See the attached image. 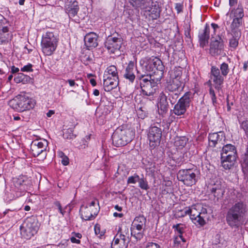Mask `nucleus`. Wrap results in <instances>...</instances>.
Segmentation results:
<instances>
[{
	"mask_svg": "<svg viewBox=\"0 0 248 248\" xmlns=\"http://www.w3.org/2000/svg\"><path fill=\"white\" fill-rule=\"evenodd\" d=\"M117 234H119L121 236H123L124 238L127 241H130V234L128 227L125 225H122L119 228Z\"/></svg>",
	"mask_w": 248,
	"mask_h": 248,
	"instance_id": "34",
	"label": "nucleus"
},
{
	"mask_svg": "<svg viewBox=\"0 0 248 248\" xmlns=\"http://www.w3.org/2000/svg\"><path fill=\"white\" fill-rule=\"evenodd\" d=\"M175 9L177 11V13H180L183 11V5L181 3H176L175 5Z\"/></svg>",
	"mask_w": 248,
	"mask_h": 248,
	"instance_id": "56",
	"label": "nucleus"
},
{
	"mask_svg": "<svg viewBox=\"0 0 248 248\" xmlns=\"http://www.w3.org/2000/svg\"><path fill=\"white\" fill-rule=\"evenodd\" d=\"M87 140L85 139H83L81 140L80 142V145L79 146V148L81 149H85L86 147L88 146V141L90 139L89 137H86Z\"/></svg>",
	"mask_w": 248,
	"mask_h": 248,
	"instance_id": "52",
	"label": "nucleus"
},
{
	"mask_svg": "<svg viewBox=\"0 0 248 248\" xmlns=\"http://www.w3.org/2000/svg\"><path fill=\"white\" fill-rule=\"evenodd\" d=\"M238 122L240 124V128L246 132L248 131V120H242V117L238 118Z\"/></svg>",
	"mask_w": 248,
	"mask_h": 248,
	"instance_id": "47",
	"label": "nucleus"
},
{
	"mask_svg": "<svg viewBox=\"0 0 248 248\" xmlns=\"http://www.w3.org/2000/svg\"><path fill=\"white\" fill-rule=\"evenodd\" d=\"M196 216V217L192 220L193 223L197 226H203L206 223V221L204 219L205 217L201 216L200 214Z\"/></svg>",
	"mask_w": 248,
	"mask_h": 248,
	"instance_id": "43",
	"label": "nucleus"
},
{
	"mask_svg": "<svg viewBox=\"0 0 248 248\" xmlns=\"http://www.w3.org/2000/svg\"><path fill=\"white\" fill-rule=\"evenodd\" d=\"M184 86V82L183 81L171 79L170 81L168 83L166 88L169 91L174 92L182 90Z\"/></svg>",
	"mask_w": 248,
	"mask_h": 248,
	"instance_id": "24",
	"label": "nucleus"
},
{
	"mask_svg": "<svg viewBox=\"0 0 248 248\" xmlns=\"http://www.w3.org/2000/svg\"><path fill=\"white\" fill-rule=\"evenodd\" d=\"M65 11L70 18L74 17L79 11L78 1L76 0L67 2L65 4Z\"/></svg>",
	"mask_w": 248,
	"mask_h": 248,
	"instance_id": "20",
	"label": "nucleus"
},
{
	"mask_svg": "<svg viewBox=\"0 0 248 248\" xmlns=\"http://www.w3.org/2000/svg\"><path fill=\"white\" fill-rule=\"evenodd\" d=\"M75 236H72L70 238L71 242L73 243H76L79 244L80 243V240L78 239H77Z\"/></svg>",
	"mask_w": 248,
	"mask_h": 248,
	"instance_id": "61",
	"label": "nucleus"
},
{
	"mask_svg": "<svg viewBox=\"0 0 248 248\" xmlns=\"http://www.w3.org/2000/svg\"><path fill=\"white\" fill-rule=\"evenodd\" d=\"M134 135V132L130 129L119 126L112 135V143L116 147L124 146L132 140Z\"/></svg>",
	"mask_w": 248,
	"mask_h": 248,
	"instance_id": "3",
	"label": "nucleus"
},
{
	"mask_svg": "<svg viewBox=\"0 0 248 248\" xmlns=\"http://www.w3.org/2000/svg\"><path fill=\"white\" fill-rule=\"evenodd\" d=\"M233 15V17H238V18L242 19L244 14L243 8L241 5H238L236 9L232 10L231 12V16Z\"/></svg>",
	"mask_w": 248,
	"mask_h": 248,
	"instance_id": "40",
	"label": "nucleus"
},
{
	"mask_svg": "<svg viewBox=\"0 0 248 248\" xmlns=\"http://www.w3.org/2000/svg\"><path fill=\"white\" fill-rule=\"evenodd\" d=\"M38 222L35 217L27 218L20 226L21 234L27 239L31 238L39 229Z\"/></svg>",
	"mask_w": 248,
	"mask_h": 248,
	"instance_id": "6",
	"label": "nucleus"
},
{
	"mask_svg": "<svg viewBox=\"0 0 248 248\" xmlns=\"http://www.w3.org/2000/svg\"><path fill=\"white\" fill-rule=\"evenodd\" d=\"M11 71H12V73L14 74V73L18 72L19 71V69L18 68L16 67L15 66H13L11 67Z\"/></svg>",
	"mask_w": 248,
	"mask_h": 248,
	"instance_id": "63",
	"label": "nucleus"
},
{
	"mask_svg": "<svg viewBox=\"0 0 248 248\" xmlns=\"http://www.w3.org/2000/svg\"><path fill=\"white\" fill-rule=\"evenodd\" d=\"M98 38L97 34L93 32H89L84 36L85 45L88 49H93L98 46Z\"/></svg>",
	"mask_w": 248,
	"mask_h": 248,
	"instance_id": "18",
	"label": "nucleus"
},
{
	"mask_svg": "<svg viewBox=\"0 0 248 248\" xmlns=\"http://www.w3.org/2000/svg\"><path fill=\"white\" fill-rule=\"evenodd\" d=\"M191 95L190 92H186L179 99L172 110L174 114L181 118L184 117L185 114L190 106L191 101Z\"/></svg>",
	"mask_w": 248,
	"mask_h": 248,
	"instance_id": "7",
	"label": "nucleus"
},
{
	"mask_svg": "<svg viewBox=\"0 0 248 248\" xmlns=\"http://www.w3.org/2000/svg\"><path fill=\"white\" fill-rule=\"evenodd\" d=\"M140 87L143 95L152 96L155 93L157 88L156 78H152V76L141 75L139 77Z\"/></svg>",
	"mask_w": 248,
	"mask_h": 248,
	"instance_id": "5",
	"label": "nucleus"
},
{
	"mask_svg": "<svg viewBox=\"0 0 248 248\" xmlns=\"http://www.w3.org/2000/svg\"><path fill=\"white\" fill-rule=\"evenodd\" d=\"M143 230H137L136 228L131 227V235L135 238L137 240H140L143 237Z\"/></svg>",
	"mask_w": 248,
	"mask_h": 248,
	"instance_id": "41",
	"label": "nucleus"
},
{
	"mask_svg": "<svg viewBox=\"0 0 248 248\" xmlns=\"http://www.w3.org/2000/svg\"><path fill=\"white\" fill-rule=\"evenodd\" d=\"M232 37L230 39V46L235 49L238 45V40L240 36V32L239 31H234L231 33Z\"/></svg>",
	"mask_w": 248,
	"mask_h": 248,
	"instance_id": "31",
	"label": "nucleus"
},
{
	"mask_svg": "<svg viewBox=\"0 0 248 248\" xmlns=\"http://www.w3.org/2000/svg\"><path fill=\"white\" fill-rule=\"evenodd\" d=\"M194 211H196V209L195 207H186L177 211L175 216L177 217H182Z\"/></svg>",
	"mask_w": 248,
	"mask_h": 248,
	"instance_id": "35",
	"label": "nucleus"
},
{
	"mask_svg": "<svg viewBox=\"0 0 248 248\" xmlns=\"http://www.w3.org/2000/svg\"><path fill=\"white\" fill-rule=\"evenodd\" d=\"M6 20H0V44H2L7 42L11 39L12 35L9 33L7 26H3Z\"/></svg>",
	"mask_w": 248,
	"mask_h": 248,
	"instance_id": "19",
	"label": "nucleus"
},
{
	"mask_svg": "<svg viewBox=\"0 0 248 248\" xmlns=\"http://www.w3.org/2000/svg\"><path fill=\"white\" fill-rule=\"evenodd\" d=\"M237 2V0H229V5L232 7L235 5Z\"/></svg>",
	"mask_w": 248,
	"mask_h": 248,
	"instance_id": "64",
	"label": "nucleus"
},
{
	"mask_svg": "<svg viewBox=\"0 0 248 248\" xmlns=\"http://www.w3.org/2000/svg\"><path fill=\"white\" fill-rule=\"evenodd\" d=\"M139 179L140 176L137 174H134L128 178L127 182L128 184H135L137 182H139Z\"/></svg>",
	"mask_w": 248,
	"mask_h": 248,
	"instance_id": "48",
	"label": "nucleus"
},
{
	"mask_svg": "<svg viewBox=\"0 0 248 248\" xmlns=\"http://www.w3.org/2000/svg\"><path fill=\"white\" fill-rule=\"evenodd\" d=\"M145 248H161L160 246L157 243L153 242H148Z\"/></svg>",
	"mask_w": 248,
	"mask_h": 248,
	"instance_id": "55",
	"label": "nucleus"
},
{
	"mask_svg": "<svg viewBox=\"0 0 248 248\" xmlns=\"http://www.w3.org/2000/svg\"><path fill=\"white\" fill-rule=\"evenodd\" d=\"M221 158H227L228 157L236 158V151L234 146L228 144L222 147Z\"/></svg>",
	"mask_w": 248,
	"mask_h": 248,
	"instance_id": "22",
	"label": "nucleus"
},
{
	"mask_svg": "<svg viewBox=\"0 0 248 248\" xmlns=\"http://www.w3.org/2000/svg\"><path fill=\"white\" fill-rule=\"evenodd\" d=\"M210 31L209 26L206 24L204 30L200 31L199 32V38L200 45L202 47H203L208 43L210 37Z\"/></svg>",
	"mask_w": 248,
	"mask_h": 248,
	"instance_id": "27",
	"label": "nucleus"
},
{
	"mask_svg": "<svg viewBox=\"0 0 248 248\" xmlns=\"http://www.w3.org/2000/svg\"><path fill=\"white\" fill-rule=\"evenodd\" d=\"M188 139L186 137H177L175 139L174 145L177 150L182 149L186 144Z\"/></svg>",
	"mask_w": 248,
	"mask_h": 248,
	"instance_id": "32",
	"label": "nucleus"
},
{
	"mask_svg": "<svg viewBox=\"0 0 248 248\" xmlns=\"http://www.w3.org/2000/svg\"><path fill=\"white\" fill-rule=\"evenodd\" d=\"M60 156L62 158V163L64 166L67 165L69 162V158L68 157L64 155V153L62 152H61L60 153Z\"/></svg>",
	"mask_w": 248,
	"mask_h": 248,
	"instance_id": "51",
	"label": "nucleus"
},
{
	"mask_svg": "<svg viewBox=\"0 0 248 248\" xmlns=\"http://www.w3.org/2000/svg\"><path fill=\"white\" fill-rule=\"evenodd\" d=\"M9 104L16 111L23 112L32 108L35 102L28 93H22L10 100Z\"/></svg>",
	"mask_w": 248,
	"mask_h": 248,
	"instance_id": "2",
	"label": "nucleus"
},
{
	"mask_svg": "<svg viewBox=\"0 0 248 248\" xmlns=\"http://www.w3.org/2000/svg\"><path fill=\"white\" fill-rule=\"evenodd\" d=\"M59 38L56 34L53 32H46L42 37L41 49L46 56H51L55 51L58 43Z\"/></svg>",
	"mask_w": 248,
	"mask_h": 248,
	"instance_id": "4",
	"label": "nucleus"
},
{
	"mask_svg": "<svg viewBox=\"0 0 248 248\" xmlns=\"http://www.w3.org/2000/svg\"><path fill=\"white\" fill-rule=\"evenodd\" d=\"M198 214H200L199 212H198L197 210L196 211H194L191 212V213L188 214V215L190 216V218L191 220L195 218L197 216L196 215H198Z\"/></svg>",
	"mask_w": 248,
	"mask_h": 248,
	"instance_id": "60",
	"label": "nucleus"
},
{
	"mask_svg": "<svg viewBox=\"0 0 248 248\" xmlns=\"http://www.w3.org/2000/svg\"><path fill=\"white\" fill-rule=\"evenodd\" d=\"M242 19L238 18V17H233L232 22L231 25V29L232 32H233L234 31H238V29L242 25Z\"/></svg>",
	"mask_w": 248,
	"mask_h": 248,
	"instance_id": "42",
	"label": "nucleus"
},
{
	"mask_svg": "<svg viewBox=\"0 0 248 248\" xmlns=\"http://www.w3.org/2000/svg\"><path fill=\"white\" fill-rule=\"evenodd\" d=\"M134 62L132 61H130L124 74V77L131 83H133L135 79V75L134 72Z\"/></svg>",
	"mask_w": 248,
	"mask_h": 248,
	"instance_id": "25",
	"label": "nucleus"
},
{
	"mask_svg": "<svg viewBox=\"0 0 248 248\" xmlns=\"http://www.w3.org/2000/svg\"><path fill=\"white\" fill-rule=\"evenodd\" d=\"M66 82L68 83L69 86L71 87H75V86H78V85L76 83L75 80L73 79H68Z\"/></svg>",
	"mask_w": 248,
	"mask_h": 248,
	"instance_id": "59",
	"label": "nucleus"
},
{
	"mask_svg": "<svg viewBox=\"0 0 248 248\" xmlns=\"http://www.w3.org/2000/svg\"><path fill=\"white\" fill-rule=\"evenodd\" d=\"M186 77V75H183L182 70L181 67H175L171 72L170 78L173 79H178V80L183 81V78Z\"/></svg>",
	"mask_w": 248,
	"mask_h": 248,
	"instance_id": "30",
	"label": "nucleus"
},
{
	"mask_svg": "<svg viewBox=\"0 0 248 248\" xmlns=\"http://www.w3.org/2000/svg\"><path fill=\"white\" fill-rule=\"evenodd\" d=\"M99 209L98 200L93 199L88 205L81 207V218L85 220H93L97 215Z\"/></svg>",
	"mask_w": 248,
	"mask_h": 248,
	"instance_id": "10",
	"label": "nucleus"
},
{
	"mask_svg": "<svg viewBox=\"0 0 248 248\" xmlns=\"http://www.w3.org/2000/svg\"><path fill=\"white\" fill-rule=\"evenodd\" d=\"M32 65L31 63H29L28 64L24 66L21 69V71L22 72H31L32 71Z\"/></svg>",
	"mask_w": 248,
	"mask_h": 248,
	"instance_id": "54",
	"label": "nucleus"
},
{
	"mask_svg": "<svg viewBox=\"0 0 248 248\" xmlns=\"http://www.w3.org/2000/svg\"><path fill=\"white\" fill-rule=\"evenodd\" d=\"M31 78L29 76L22 73H18L14 78V81L17 83H22L25 84L29 82Z\"/></svg>",
	"mask_w": 248,
	"mask_h": 248,
	"instance_id": "37",
	"label": "nucleus"
},
{
	"mask_svg": "<svg viewBox=\"0 0 248 248\" xmlns=\"http://www.w3.org/2000/svg\"><path fill=\"white\" fill-rule=\"evenodd\" d=\"M48 142L44 139L36 140L32 141L31 144V151L32 155L34 156H41L42 159L46 157V148Z\"/></svg>",
	"mask_w": 248,
	"mask_h": 248,
	"instance_id": "11",
	"label": "nucleus"
},
{
	"mask_svg": "<svg viewBox=\"0 0 248 248\" xmlns=\"http://www.w3.org/2000/svg\"><path fill=\"white\" fill-rule=\"evenodd\" d=\"M109 75H111L112 78H118V72L115 66L112 65L108 67L105 71L103 77H109Z\"/></svg>",
	"mask_w": 248,
	"mask_h": 248,
	"instance_id": "36",
	"label": "nucleus"
},
{
	"mask_svg": "<svg viewBox=\"0 0 248 248\" xmlns=\"http://www.w3.org/2000/svg\"><path fill=\"white\" fill-rule=\"evenodd\" d=\"M211 27L213 30V34H211L212 39L214 38V35L216 34V30L219 28V26L216 23H212Z\"/></svg>",
	"mask_w": 248,
	"mask_h": 248,
	"instance_id": "57",
	"label": "nucleus"
},
{
	"mask_svg": "<svg viewBox=\"0 0 248 248\" xmlns=\"http://www.w3.org/2000/svg\"><path fill=\"white\" fill-rule=\"evenodd\" d=\"M172 228L174 230V235H183V233L185 232L187 227L185 224L177 223L173 225Z\"/></svg>",
	"mask_w": 248,
	"mask_h": 248,
	"instance_id": "33",
	"label": "nucleus"
},
{
	"mask_svg": "<svg viewBox=\"0 0 248 248\" xmlns=\"http://www.w3.org/2000/svg\"><path fill=\"white\" fill-rule=\"evenodd\" d=\"M123 237L116 234L111 243V248H127L130 241L126 240Z\"/></svg>",
	"mask_w": 248,
	"mask_h": 248,
	"instance_id": "23",
	"label": "nucleus"
},
{
	"mask_svg": "<svg viewBox=\"0 0 248 248\" xmlns=\"http://www.w3.org/2000/svg\"><path fill=\"white\" fill-rule=\"evenodd\" d=\"M210 191L211 194L214 197V201H218L221 199L224 192L225 189L223 183L220 180H217L213 185L208 187Z\"/></svg>",
	"mask_w": 248,
	"mask_h": 248,
	"instance_id": "15",
	"label": "nucleus"
},
{
	"mask_svg": "<svg viewBox=\"0 0 248 248\" xmlns=\"http://www.w3.org/2000/svg\"><path fill=\"white\" fill-rule=\"evenodd\" d=\"M209 94L211 98L213 104L215 106V104L217 103V97L215 92L212 87L209 89Z\"/></svg>",
	"mask_w": 248,
	"mask_h": 248,
	"instance_id": "50",
	"label": "nucleus"
},
{
	"mask_svg": "<svg viewBox=\"0 0 248 248\" xmlns=\"http://www.w3.org/2000/svg\"><path fill=\"white\" fill-rule=\"evenodd\" d=\"M210 78V80L213 82L215 88L217 91L221 90L224 78V77L220 74L218 67L216 66H211Z\"/></svg>",
	"mask_w": 248,
	"mask_h": 248,
	"instance_id": "13",
	"label": "nucleus"
},
{
	"mask_svg": "<svg viewBox=\"0 0 248 248\" xmlns=\"http://www.w3.org/2000/svg\"><path fill=\"white\" fill-rule=\"evenodd\" d=\"M146 221V219L143 216L137 217L134 219L131 227L136 228L137 230H144Z\"/></svg>",
	"mask_w": 248,
	"mask_h": 248,
	"instance_id": "29",
	"label": "nucleus"
},
{
	"mask_svg": "<svg viewBox=\"0 0 248 248\" xmlns=\"http://www.w3.org/2000/svg\"><path fill=\"white\" fill-rule=\"evenodd\" d=\"M63 135L64 138L67 139H72L76 137V136L73 133V130L72 128L67 129L66 131L64 132Z\"/></svg>",
	"mask_w": 248,
	"mask_h": 248,
	"instance_id": "49",
	"label": "nucleus"
},
{
	"mask_svg": "<svg viewBox=\"0 0 248 248\" xmlns=\"http://www.w3.org/2000/svg\"><path fill=\"white\" fill-rule=\"evenodd\" d=\"M186 239L181 235H174L173 237V243L175 246H178L181 245L182 243H185Z\"/></svg>",
	"mask_w": 248,
	"mask_h": 248,
	"instance_id": "46",
	"label": "nucleus"
},
{
	"mask_svg": "<svg viewBox=\"0 0 248 248\" xmlns=\"http://www.w3.org/2000/svg\"><path fill=\"white\" fill-rule=\"evenodd\" d=\"M145 12H147L153 19H156L160 16V10L158 5L153 2L151 7L145 8Z\"/></svg>",
	"mask_w": 248,
	"mask_h": 248,
	"instance_id": "28",
	"label": "nucleus"
},
{
	"mask_svg": "<svg viewBox=\"0 0 248 248\" xmlns=\"http://www.w3.org/2000/svg\"><path fill=\"white\" fill-rule=\"evenodd\" d=\"M145 63L146 71L153 72L154 75H157L156 79L157 81H159L163 77L164 69L162 61L156 57H152L147 59Z\"/></svg>",
	"mask_w": 248,
	"mask_h": 248,
	"instance_id": "8",
	"label": "nucleus"
},
{
	"mask_svg": "<svg viewBox=\"0 0 248 248\" xmlns=\"http://www.w3.org/2000/svg\"><path fill=\"white\" fill-rule=\"evenodd\" d=\"M220 72L223 77L227 76L230 72V69L228 64L226 62L222 63L220 65Z\"/></svg>",
	"mask_w": 248,
	"mask_h": 248,
	"instance_id": "45",
	"label": "nucleus"
},
{
	"mask_svg": "<svg viewBox=\"0 0 248 248\" xmlns=\"http://www.w3.org/2000/svg\"><path fill=\"white\" fill-rule=\"evenodd\" d=\"M168 106L167 96L163 92H161L159 95L157 104L158 108L161 111V113H166L168 110Z\"/></svg>",
	"mask_w": 248,
	"mask_h": 248,
	"instance_id": "26",
	"label": "nucleus"
},
{
	"mask_svg": "<svg viewBox=\"0 0 248 248\" xmlns=\"http://www.w3.org/2000/svg\"><path fill=\"white\" fill-rule=\"evenodd\" d=\"M162 136V130L157 126L152 125L149 129L148 138L151 146H155L160 143Z\"/></svg>",
	"mask_w": 248,
	"mask_h": 248,
	"instance_id": "14",
	"label": "nucleus"
},
{
	"mask_svg": "<svg viewBox=\"0 0 248 248\" xmlns=\"http://www.w3.org/2000/svg\"><path fill=\"white\" fill-rule=\"evenodd\" d=\"M225 140V134L222 131L210 133L208 136L209 145L210 147H215L218 145L221 148Z\"/></svg>",
	"mask_w": 248,
	"mask_h": 248,
	"instance_id": "16",
	"label": "nucleus"
},
{
	"mask_svg": "<svg viewBox=\"0 0 248 248\" xmlns=\"http://www.w3.org/2000/svg\"><path fill=\"white\" fill-rule=\"evenodd\" d=\"M139 186L143 190H147L150 188L148 182L144 177L140 178L139 180Z\"/></svg>",
	"mask_w": 248,
	"mask_h": 248,
	"instance_id": "44",
	"label": "nucleus"
},
{
	"mask_svg": "<svg viewBox=\"0 0 248 248\" xmlns=\"http://www.w3.org/2000/svg\"><path fill=\"white\" fill-rule=\"evenodd\" d=\"M158 169L155 163L151 164L146 168V173L151 177H155L158 173Z\"/></svg>",
	"mask_w": 248,
	"mask_h": 248,
	"instance_id": "39",
	"label": "nucleus"
},
{
	"mask_svg": "<svg viewBox=\"0 0 248 248\" xmlns=\"http://www.w3.org/2000/svg\"><path fill=\"white\" fill-rule=\"evenodd\" d=\"M123 40L120 35L117 36H108L105 43V46L111 53H115L119 50L122 44Z\"/></svg>",
	"mask_w": 248,
	"mask_h": 248,
	"instance_id": "12",
	"label": "nucleus"
},
{
	"mask_svg": "<svg viewBox=\"0 0 248 248\" xmlns=\"http://www.w3.org/2000/svg\"><path fill=\"white\" fill-rule=\"evenodd\" d=\"M222 159V166L226 170L230 169L233 166L236 158L233 159L231 157L221 158Z\"/></svg>",
	"mask_w": 248,
	"mask_h": 248,
	"instance_id": "38",
	"label": "nucleus"
},
{
	"mask_svg": "<svg viewBox=\"0 0 248 248\" xmlns=\"http://www.w3.org/2000/svg\"><path fill=\"white\" fill-rule=\"evenodd\" d=\"M212 39L209 49L210 53L212 56L219 55L221 54L224 47L223 40L219 36Z\"/></svg>",
	"mask_w": 248,
	"mask_h": 248,
	"instance_id": "17",
	"label": "nucleus"
},
{
	"mask_svg": "<svg viewBox=\"0 0 248 248\" xmlns=\"http://www.w3.org/2000/svg\"><path fill=\"white\" fill-rule=\"evenodd\" d=\"M94 232H95V233L97 235V234H99V237L102 236L103 235V232H100V227L99 226H97V225H95L94 226Z\"/></svg>",
	"mask_w": 248,
	"mask_h": 248,
	"instance_id": "58",
	"label": "nucleus"
},
{
	"mask_svg": "<svg viewBox=\"0 0 248 248\" xmlns=\"http://www.w3.org/2000/svg\"><path fill=\"white\" fill-rule=\"evenodd\" d=\"M55 205L58 207V210L60 212V213L63 216L65 213V211H64V210L69 206V205H67V206H66L64 209V210H63L62 209V206H61V204L60 203V202L58 201H57L55 203H54Z\"/></svg>",
	"mask_w": 248,
	"mask_h": 248,
	"instance_id": "53",
	"label": "nucleus"
},
{
	"mask_svg": "<svg viewBox=\"0 0 248 248\" xmlns=\"http://www.w3.org/2000/svg\"><path fill=\"white\" fill-rule=\"evenodd\" d=\"M177 178L186 186H192L198 181V171L190 169L180 170L177 173Z\"/></svg>",
	"mask_w": 248,
	"mask_h": 248,
	"instance_id": "9",
	"label": "nucleus"
},
{
	"mask_svg": "<svg viewBox=\"0 0 248 248\" xmlns=\"http://www.w3.org/2000/svg\"><path fill=\"white\" fill-rule=\"evenodd\" d=\"M201 216H203L205 217V216L207 214V210L206 208H202L201 211V212H199Z\"/></svg>",
	"mask_w": 248,
	"mask_h": 248,
	"instance_id": "62",
	"label": "nucleus"
},
{
	"mask_svg": "<svg viewBox=\"0 0 248 248\" xmlns=\"http://www.w3.org/2000/svg\"><path fill=\"white\" fill-rule=\"evenodd\" d=\"M247 212L246 205L243 202L235 203L230 208L226 215V221L232 228L237 229L243 225Z\"/></svg>",
	"mask_w": 248,
	"mask_h": 248,
	"instance_id": "1",
	"label": "nucleus"
},
{
	"mask_svg": "<svg viewBox=\"0 0 248 248\" xmlns=\"http://www.w3.org/2000/svg\"><path fill=\"white\" fill-rule=\"evenodd\" d=\"M103 85L105 91L109 92L115 88L118 85V78L113 77L110 78L108 77H103Z\"/></svg>",
	"mask_w": 248,
	"mask_h": 248,
	"instance_id": "21",
	"label": "nucleus"
}]
</instances>
